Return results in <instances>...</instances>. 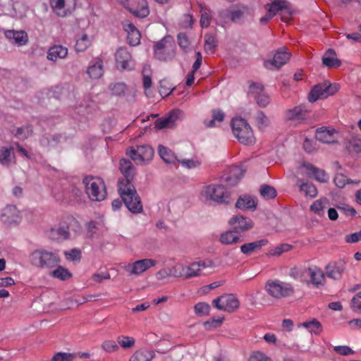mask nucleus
<instances>
[{
    "mask_svg": "<svg viewBox=\"0 0 361 361\" xmlns=\"http://www.w3.org/2000/svg\"><path fill=\"white\" fill-rule=\"evenodd\" d=\"M119 170L123 176V178L118 182L120 197L130 212L133 214L141 213L143 210L141 199L132 183L136 174L135 166L130 160L121 159Z\"/></svg>",
    "mask_w": 361,
    "mask_h": 361,
    "instance_id": "obj_1",
    "label": "nucleus"
},
{
    "mask_svg": "<svg viewBox=\"0 0 361 361\" xmlns=\"http://www.w3.org/2000/svg\"><path fill=\"white\" fill-rule=\"evenodd\" d=\"M30 260L33 266L39 269H52L61 262L57 252H49L45 249H37L32 252Z\"/></svg>",
    "mask_w": 361,
    "mask_h": 361,
    "instance_id": "obj_2",
    "label": "nucleus"
},
{
    "mask_svg": "<svg viewBox=\"0 0 361 361\" xmlns=\"http://www.w3.org/2000/svg\"><path fill=\"white\" fill-rule=\"evenodd\" d=\"M86 193L92 201H102L106 195V186L104 181L97 177L85 176L82 180Z\"/></svg>",
    "mask_w": 361,
    "mask_h": 361,
    "instance_id": "obj_3",
    "label": "nucleus"
},
{
    "mask_svg": "<svg viewBox=\"0 0 361 361\" xmlns=\"http://www.w3.org/2000/svg\"><path fill=\"white\" fill-rule=\"evenodd\" d=\"M233 133L243 145H250L254 140V135L247 121L243 118H233L231 123Z\"/></svg>",
    "mask_w": 361,
    "mask_h": 361,
    "instance_id": "obj_4",
    "label": "nucleus"
},
{
    "mask_svg": "<svg viewBox=\"0 0 361 361\" xmlns=\"http://www.w3.org/2000/svg\"><path fill=\"white\" fill-rule=\"evenodd\" d=\"M207 200H212L219 204H229L232 202L230 192L221 184H212L205 187L204 190Z\"/></svg>",
    "mask_w": 361,
    "mask_h": 361,
    "instance_id": "obj_5",
    "label": "nucleus"
},
{
    "mask_svg": "<svg viewBox=\"0 0 361 361\" xmlns=\"http://www.w3.org/2000/svg\"><path fill=\"white\" fill-rule=\"evenodd\" d=\"M340 85L337 83H320L314 85L308 94V100L313 103L318 99H324L334 95L338 91Z\"/></svg>",
    "mask_w": 361,
    "mask_h": 361,
    "instance_id": "obj_6",
    "label": "nucleus"
},
{
    "mask_svg": "<svg viewBox=\"0 0 361 361\" xmlns=\"http://www.w3.org/2000/svg\"><path fill=\"white\" fill-rule=\"evenodd\" d=\"M265 290L269 295L274 298H282L290 296L294 293V288L290 283L269 280L266 283Z\"/></svg>",
    "mask_w": 361,
    "mask_h": 361,
    "instance_id": "obj_7",
    "label": "nucleus"
},
{
    "mask_svg": "<svg viewBox=\"0 0 361 361\" xmlns=\"http://www.w3.org/2000/svg\"><path fill=\"white\" fill-rule=\"evenodd\" d=\"M121 4L137 18H144L149 14L145 0H121Z\"/></svg>",
    "mask_w": 361,
    "mask_h": 361,
    "instance_id": "obj_8",
    "label": "nucleus"
},
{
    "mask_svg": "<svg viewBox=\"0 0 361 361\" xmlns=\"http://www.w3.org/2000/svg\"><path fill=\"white\" fill-rule=\"evenodd\" d=\"M263 85L259 82H250L247 90V95L254 97L257 105L261 108H265L270 103L269 97L264 92Z\"/></svg>",
    "mask_w": 361,
    "mask_h": 361,
    "instance_id": "obj_9",
    "label": "nucleus"
},
{
    "mask_svg": "<svg viewBox=\"0 0 361 361\" xmlns=\"http://www.w3.org/2000/svg\"><path fill=\"white\" fill-rule=\"evenodd\" d=\"M229 225L231 226L233 231L236 233H241L252 229L254 226L253 221L243 215L233 216L228 221Z\"/></svg>",
    "mask_w": 361,
    "mask_h": 361,
    "instance_id": "obj_10",
    "label": "nucleus"
},
{
    "mask_svg": "<svg viewBox=\"0 0 361 361\" xmlns=\"http://www.w3.org/2000/svg\"><path fill=\"white\" fill-rule=\"evenodd\" d=\"M290 58V53L287 51V49L285 47H283L276 51L273 59L266 60L264 64L268 69H271L272 66L279 69L289 61Z\"/></svg>",
    "mask_w": 361,
    "mask_h": 361,
    "instance_id": "obj_11",
    "label": "nucleus"
},
{
    "mask_svg": "<svg viewBox=\"0 0 361 361\" xmlns=\"http://www.w3.org/2000/svg\"><path fill=\"white\" fill-rule=\"evenodd\" d=\"M304 274L310 277V280L305 281L307 285L312 284L316 288H319L324 285L325 274L317 267L314 266L305 269Z\"/></svg>",
    "mask_w": 361,
    "mask_h": 361,
    "instance_id": "obj_12",
    "label": "nucleus"
},
{
    "mask_svg": "<svg viewBox=\"0 0 361 361\" xmlns=\"http://www.w3.org/2000/svg\"><path fill=\"white\" fill-rule=\"evenodd\" d=\"M345 269V262L343 259L337 262H330L326 267V275L327 277L338 280L341 279L342 274Z\"/></svg>",
    "mask_w": 361,
    "mask_h": 361,
    "instance_id": "obj_13",
    "label": "nucleus"
},
{
    "mask_svg": "<svg viewBox=\"0 0 361 361\" xmlns=\"http://www.w3.org/2000/svg\"><path fill=\"white\" fill-rule=\"evenodd\" d=\"M116 62L118 69L121 71L130 70L131 55L126 48L120 47L116 54Z\"/></svg>",
    "mask_w": 361,
    "mask_h": 361,
    "instance_id": "obj_14",
    "label": "nucleus"
},
{
    "mask_svg": "<svg viewBox=\"0 0 361 361\" xmlns=\"http://www.w3.org/2000/svg\"><path fill=\"white\" fill-rule=\"evenodd\" d=\"M337 132L335 129H329L326 126H322L316 130L315 137L323 143L334 144L337 143V140L335 137V134Z\"/></svg>",
    "mask_w": 361,
    "mask_h": 361,
    "instance_id": "obj_15",
    "label": "nucleus"
},
{
    "mask_svg": "<svg viewBox=\"0 0 361 361\" xmlns=\"http://www.w3.org/2000/svg\"><path fill=\"white\" fill-rule=\"evenodd\" d=\"M181 114L182 112L180 110L171 111L168 116L159 118L155 121V128L157 129H163L172 127L175 121L180 118Z\"/></svg>",
    "mask_w": 361,
    "mask_h": 361,
    "instance_id": "obj_16",
    "label": "nucleus"
},
{
    "mask_svg": "<svg viewBox=\"0 0 361 361\" xmlns=\"http://www.w3.org/2000/svg\"><path fill=\"white\" fill-rule=\"evenodd\" d=\"M1 220L7 224H16L19 220V212L14 205H8L3 209Z\"/></svg>",
    "mask_w": 361,
    "mask_h": 361,
    "instance_id": "obj_17",
    "label": "nucleus"
},
{
    "mask_svg": "<svg viewBox=\"0 0 361 361\" xmlns=\"http://www.w3.org/2000/svg\"><path fill=\"white\" fill-rule=\"evenodd\" d=\"M235 207L241 210L255 211L257 209V202L248 195H240L235 202Z\"/></svg>",
    "mask_w": 361,
    "mask_h": 361,
    "instance_id": "obj_18",
    "label": "nucleus"
},
{
    "mask_svg": "<svg viewBox=\"0 0 361 361\" xmlns=\"http://www.w3.org/2000/svg\"><path fill=\"white\" fill-rule=\"evenodd\" d=\"M268 243V240L266 238L259 240L247 243L240 246V252L245 255H250L252 253L260 250L263 246Z\"/></svg>",
    "mask_w": 361,
    "mask_h": 361,
    "instance_id": "obj_19",
    "label": "nucleus"
},
{
    "mask_svg": "<svg viewBox=\"0 0 361 361\" xmlns=\"http://www.w3.org/2000/svg\"><path fill=\"white\" fill-rule=\"evenodd\" d=\"M16 156L13 147L0 148V164L6 167H9L11 164H16Z\"/></svg>",
    "mask_w": 361,
    "mask_h": 361,
    "instance_id": "obj_20",
    "label": "nucleus"
},
{
    "mask_svg": "<svg viewBox=\"0 0 361 361\" xmlns=\"http://www.w3.org/2000/svg\"><path fill=\"white\" fill-rule=\"evenodd\" d=\"M301 166L308 171L307 176L313 175L314 178L321 183L328 181L329 176L324 170L315 167L310 163H303Z\"/></svg>",
    "mask_w": 361,
    "mask_h": 361,
    "instance_id": "obj_21",
    "label": "nucleus"
},
{
    "mask_svg": "<svg viewBox=\"0 0 361 361\" xmlns=\"http://www.w3.org/2000/svg\"><path fill=\"white\" fill-rule=\"evenodd\" d=\"M155 264L156 261L151 259L137 260L131 265L130 271L133 274H140Z\"/></svg>",
    "mask_w": 361,
    "mask_h": 361,
    "instance_id": "obj_22",
    "label": "nucleus"
},
{
    "mask_svg": "<svg viewBox=\"0 0 361 361\" xmlns=\"http://www.w3.org/2000/svg\"><path fill=\"white\" fill-rule=\"evenodd\" d=\"M322 63L329 68H338L341 61L336 57V51L333 49H329L322 57Z\"/></svg>",
    "mask_w": 361,
    "mask_h": 361,
    "instance_id": "obj_23",
    "label": "nucleus"
},
{
    "mask_svg": "<svg viewBox=\"0 0 361 361\" xmlns=\"http://www.w3.org/2000/svg\"><path fill=\"white\" fill-rule=\"evenodd\" d=\"M5 36L7 39L13 40V43L18 46L25 45L28 40L27 35L25 31L7 30L5 32Z\"/></svg>",
    "mask_w": 361,
    "mask_h": 361,
    "instance_id": "obj_24",
    "label": "nucleus"
},
{
    "mask_svg": "<svg viewBox=\"0 0 361 361\" xmlns=\"http://www.w3.org/2000/svg\"><path fill=\"white\" fill-rule=\"evenodd\" d=\"M69 231L67 226H60L51 228L49 231V237L54 240H63L69 238Z\"/></svg>",
    "mask_w": 361,
    "mask_h": 361,
    "instance_id": "obj_25",
    "label": "nucleus"
},
{
    "mask_svg": "<svg viewBox=\"0 0 361 361\" xmlns=\"http://www.w3.org/2000/svg\"><path fill=\"white\" fill-rule=\"evenodd\" d=\"M222 299L225 312H233L239 308L240 302L235 295L224 294L222 295Z\"/></svg>",
    "mask_w": 361,
    "mask_h": 361,
    "instance_id": "obj_26",
    "label": "nucleus"
},
{
    "mask_svg": "<svg viewBox=\"0 0 361 361\" xmlns=\"http://www.w3.org/2000/svg\"><path fill=\"white\" fill-rule=\"evenodd\" d=\"M232 229L222 233L219 237V241L223 245H233L243 241V238L238 235Z\"/></svg>",
    "mask_w": 361,
    "mask_h": 361,
    "instance_id": "obj_27",
    "label": "nucleus"
},
{
    "mask_svg": "<svg viewBox=\"0 0 361 361\" xmlns=\"http://www.w3.org/2000/svg\"><path fill=\"white\" fill-rule=\"evenodd\" d=\"M68 54V49L61 45H54L49 48L47 52V59L56 61L58 58L64 59Z\"/></svg>",
    "mask_w": 361,
    "mask_h": 361,
    "instance_id": "obj_28",
    "label": "nucleus"
},
{
    "mask_svg": "<svg viewBox=\"0 0 361 361\" xmlns=\"http://www.w3.org/2000/svg\"><path fill=\"white\" fill-rule=\"evenodd\" d=\"M87 73L92 79L100 78L104 73L103 61L101 59H98L88 67Z\"/></svg>",
    "mask_w": 361,
    "mask_h": 361,
    "instance_id": "obj_29",
    "label": "nucleus"
},
{
    "mask_svg": "<svg viewBox=\"0 0 361 361\" xmlns=\"http://www.w3.org/2000/svg\"><path fill=\"white\" fill-rule=\"evenodd\" d=\"M159 154L162 160L166 164H173L178 159L175 156L174 153L168 147L164 145H159Z\"/></svg>",
    "mask_w": 361,
    "mask_h": 361,
    "instance_id": "obj_30",
    "label": "nucleus"
},
{
    "mask_svg": "<svg viewBox=\"0 0 361 361\" xmlns=\"http://www.w3.org/2000/svg\"><path fill=\"white\" fill-rule=\"evenodd\" d=\"M307 111L303 110L302 106H295L293 109L286 111V116L288 120L305 119Z\"/></svg>",
    "mask_w": 361,
    "mask_h": 361,
    "instance_id": "obj_31",
    "label": "nucleus"
},
{
    "mask_svg": "<svg viewBox=\"0 0 361 361\" xmlns=\"http://www.w3.org/2000/svg\"><path fill=\"white\" fill-rule=\"evenodd\" d=\"M300 325L308 329L310 333L316 335L319 334L323 329L322 324L317 319L303 322Z\"/></svg>",
    "mask_w": 361,
    "mask_h": 361,
    "instance_id": "obj_32",
    "label": "nucleus"
},
{
    "mask_svg": "<svg viewBox=\"0 0 361 361\" xmlns=\"http://www.w3.org/2000/svg\"><path fill=\"white\" fill-rule=\"evenodd\" d=\"M133 355V360L135 361H150L154 358L155 353L152 350H137Z\"/></svg>",
    "mask_w": 361,
    "mask_h": 361,
    "instance_id": "obj_33",
    "label": "nucleus"
},
{
    "mask_svg": "<svg viewBox=\"0 0 361 361\" xmlns=\"http://www.w3.org/2000/svg\"><path fill=\"white\" fill-rule=\"evenodd\" d=\"M259 193L265 200L274 199L277 195L276 190L269 185H262L259 189Z\"/></svg>",
    "mask_w": 361,
    "mask_h": 361,
    "instance_id": "obj_34",
    "label": "nucleus"
},
{
    "mask_svg": "<svg viewBox=\"0 0 361 361\" xmlns=\"http://www.w3.org/2000/svg\"><path fill=\"white\" fill-rule=\"evenodd\" d=\"M51 276L61 281H66L72 277V274L63 267L58 266L56 269L51 271Z\"/></svg>",
    "mask_w": 361,
    "mask_h": 361,
    "instance_id": "obj_35",
    "label": "nucleus"
},
{
    "mask_svg": "<svg viewBox=\"0 0 361 361\" xmlns=\"http://www.w3.org/2000/svg\"><path fill=\"white\" fill-rule=\"evenodd\" d=\"M65 192L66 195H68L67 198L71 202H80L83 196L82 190L74 185L71 186L68 190H66Z\"/></svg>",
    "mask_w": 361,
    "mask_h": 361,
    "instance_id": "obj_36",
    "label": "nucleus"
},
{
    "mask_svg": "<svg viewBox=\"0 0 361 361\" xmlns=\"http://www.w3.org/2000/svg\"><path fill=\"white\" fill-rule=\"evenodd\" d=\"M256 126L260 130L267 128L269 124V119L262 111H257L255 116Z\"/></svg>",
    "mask_w": 361,
    "mask_h": 361,
    "instance_id": "obj_37",
    "label": "nucleus"
},
{
    "mask_svg": "<svg viewBox=\"0 0 361 361\" xmlns=\"http://www.w3.org/2000/svg\"><path fill=\"white\" fill-rule=\"evenodd\" d=\"M185 279H190L201 275V269L200 265L195 262L190 264L189 266L185 267Z\"/></svg>",
    "mask_w": 361,
    "mask_h": 361,
    "instance_id": "obj_38",
    "label": "nucleus"
},
{
    "mask_svg": "<svg viewBox=\"0 0 361 361\" xmlns=\"http://www.w3.org/2000/svg\"><path fill=\"white\" fill-rule=\"evenodd\" d=\"M139 157L143 159V161L152 159L154 154L153 149L149 145H141L137 147Z\"/></svg>",
    "mask_w": 361,
    "mask_h": 361,
    "instance_id": "obj_39",
    "label": "nucleus"
},
{
    "mask_svg": "<svg viewBox=\"0 0 361 361\" xmlns=\"http://www.w3.org/2000/svg\"><path fill=\"white\" fill-rule=\"evenodd\" d=\"M217 46L215 37L210 35L206 34L204 35V51L206 52L213 53Z\"/></svg>",
    "mask_w": 361,
    "mask_h": 361,
    "instance_id": "obj_40",
    "label": "nucleus"
},
{
    "mask_svg": "<svg viewBox=\"0 0 361 361\" xmlns=\"http://www.w3.org/2000/svg\"><path fill=\"white\" fill-rule=\"evenodd\" d=\"M326 203H328V200L326 198L316 200L310 206V210L317 215L322 216L324 214V209L325 207V204Z\"/></svg>",
    "mask_w": 361,
    "mask_h": 361,
    "instance_id": "obj_41",
    "label": "nucleus"
},
{
    "mask_svg": "<svg viewBox=\"0 0 361 361\" xmlns=\"http://www.w3.org/2000/svg\"><path fill=\"white\" fill-rule=\"evenodd\" d=\"M300 190L304 192L305 195L314 197L317 195V188L309 183H302L300 185Z\"/></svg>",
    "mask_w": 361,
    "mask_h": 361,
    "instance_id": "obj_42",
    "label": "nucleus"
},
{
    "mask_svg": "<svg viewBox=\"0 0 361 361\" xmlns=\"http://www.w3.org/2000/svg\"><path fill=\"white\" fill-rule=\"evenodd\" d=\"M154 53V57L161 61H167L171 60L175 56V50L172 49L170 51H166V49L164 51H156Z\"/></svg>",
    "mask_w": 361,
    "mask_h": 361,
    "instance_id": "obj_43",
    "label": "nucleus"
},
{
    "mask_svg": "<svg viewBox=\"0 0 361 361\" xmlns=\"http://www.w3.org/2000/svg\"><path fill=\"white\" fill-rule=\"evenodd\" d=\"M289 5V3L286 0H274L270 4L269 10L272 13H276L279 11L286 9Z\"/></svg>",
    "mask_w": 361,
    "mask_h": 361,
    "instance_id": "obj_44",
    "label": "nucleus"
},
{
    "mask_svg": "<svg viewBox=\"0 0 361 361\" xmlns=\"http://www.w3.org/2000/svg\"><path fill=\"white\" fill-rule=\"evenodd\" d=\"M118 343L124 349L131 348L135 345V340L133 337L121 336L118 337Z\"/></svg>",
    "mask_w": 361,
    "mask_h": 361,
    "instance_id": "obj_45",
    "label": "nucleus"
},
{
    "mask_svg": "<svg viewBox=\"0 0 361 361\" xmlns=\"http://www.w3.org/2000/svg\"><path fill=\"white\" fill-rule=\"evenodd\" d=\"M32 133V130L30 126H22L16 129L14 135L20 140L27 139Z\"/></svg>",
    "mask_w": 361,
    "mask_h": 361,
    "instance_id": "obj_46",
    "label": "nucleus"
},
{
    "mask_svg": "<svg viewBox=\"0 0 361 361\" xmlns=\"http://www.w3.org/2000/svg\"><path fill=\"white\" fill-rule=\"evenodd\" d=\"M346 149L350 153L361 152V140L356 138L352 139L347 143Z\"/></svg>",
    "mask_w": 361,
    "mask_h": 361,
    "instance_id": "obj_47",
    "label": "nucleus"
},
{
    "mask_svg": "<svg viewBox=\"0 0 361 361\" xmlns=\"http://www.w3.org/2000/svg\"><path fill=\"white\" fill-rule=\"evenodd\" d=\"M210 308L209 305L206 302H198L194 307L195 312L198 316L208 315Z\"/></svg>",
    "mask_w": 361,
    "mask_h": 361,
    "instance_id": "obj_48",
    "label": "nucleus"
},
{
    "mask_svg": "<svg viewBox=\"0 0 361 361\" xmlns=\"http://www.w3.org/2000/svg\"><path fill=\"white\" fill-rule=\"evenodd\" d=\"M75 357V354L68 353H57L51 359V361H73Z\"/></svg>",
    "mask_w": 361,
    "mask_h": 361,
    "instance_id": "obj_49",
    "label": "nucleus"
},
{
    "mask_svg": "<svg viewBox=\"0 0 361 361\" xmlns=\"http://www.w3.org/2000/svg\"><path fill=\"white\" fill-rule=\"evenodd\" d=\"M101 347L104 351H106V353H113V352H116L119 349V347L116 344V343L112 340L104 341L102 343Z\"/></svg>",
    "mask_w": 361,
    "mask_h": 361,
    "instance_id": "obj_50",
    "label": "nucleus"
},
{
    "mask_svg": "<svg viewBox=\"0 0 361 361\" xmlns=\"http://www.w3.org/2000/svg\"><path fill=\"white\" fill-rule=\"evenodd\" d=\"M175 89V87H171L166 80H161L159 82V93L161 95L169 96Z\"/></svg>",
    "mask_w": 361,
    "mask_h": 361,
    "instance_id": "obj_51",
    "label": "nucleus"
},
{
    "mask_svg": "<svg viewBox=\"0 0 361 361\" xmlns=\"http://www.w3.org/2000/svg\"><path fill=\"white\" fill-rule=\"evenodd\" d=\"M292 248V245L288 244H281L274 249H271L269 255L271 256H279L283 252H288Z\"/></svg>",
    "mask_w": 361,
    "mask_h": 361,
    "instance_id": "obj_52",
    "label": "nucleus"
},
{
    "mask_svg": "<svg viewBox=\"0 0 361 361\" xmlns=\"http://www.w3.org/2000/svg\"><path fill=\"white\" fill-rule=\"evenodd\" d=\"M90 42L87 35H83L80 39H78L75 46L78 52L85 51L89 46Z\"/></svg>",
    "mask_w": 361,
    "mask_h": 361,
    "instance_id": "obj_53",
    "label": "nucleus"
},
{
    "mask_svg": "<svg viewBox=\"0 0 361 361\" xmlns=\"http://www.w3.org/2000/svg\"><path fill=\"white\" fill-rule=\"evenodd\" d=\"M169 271V275L172 276L174 277H185V267H183L181 264H176L171 267V269H168Z\"/></svg>",
    "mask_w": 361,
    "mask_h": 361,
    "instance_id": "obj_54",
    "label": "nucleus"
},
{
    "mask_svg": "<svg viewBox=\"0 0 361 361\" xmlns=\"http://www.w3.org/2000/svg\"><path fill=\"white\" fill-rule=\"evenodd\" d=\"M170 42L173 44V41L172 40V37L170 35H167L161 39L160 41L156 42L154 46V52L156 51H164L166 49V43Z\"/></svg>",
    "mask_w": 361,
    "mask_h": 361,
    "instance_id": "obj_55",
    "label": "nucleus"
},
{
    "mask_svg": "<svg viewBox=\"0 0 361 361\" xmlns=\"http://www.w3.org/2000/svg\"><path fill=\"white\" fill-rule=\"evenodd\" d=\"M110 90L112 94L116 96L123 95L125 93L126 87L123 82H118L109 86Z\"/></svg>",
    "mask_w": 361,
    "mask_h": 361,
    "instance_id": "obj_56",
    "label": "nucleus"
},
{
    "mask_svg": "<svg viewBox=\"0 0 361 361\" xmlns=\"http://www.w3.org/2000/svg\"><path fill=\"white\" fill-rule=\"evenodd\" d=\"M337 209L339 210L341 214L345 216H355L356 211L353 207H350L346 204H340L337 205Z\"/></svg>",
    "mask_w": 361,
    "mask_h": 361,
    "instance_id": "obj_57",
    "label": "nucleus"
},
{
    "mask_svg": "<svg viewBox=\"0 0 361 361\" xmlns=\"http://www.w3.org/2000/svg\"><path fill=\"white\" fill-rule=\"evenodd\" d=\"M141 34L139 30L128 34V42L130 46H136L140 42Z\"/></svg>",
    "mask_w": 361,
    "mask_h": 361,
    "instance_id": "obj_58",
    "label": "nucleus"
},
{
    "mask_svg": "<svg viewBox=\"0 0 361 361\" xmlns=\"http://www.w3.org/2000/svg\"><path fill=\"white\" fill-rule=\"evenodd\" d=\"M224 317L221 318H212L211 320H208L204 323V326L206 329L210 330L212 329H215L221 326Z\"/></svg>",
    "mask_w": 361,
    "mask_h": 361,
    "instance_id": "obj_59",
    "label": "nucleus"
},
{
    "mask_svg": "<svg viewBox=\"0 0 361 361\" xmlns=\"http://www.w3.org/2000/svg\"><path fill=\"white\" fill-rule=\"evenodd\" d=\"M351 307L357 313H361V292L357 293L351 300Z\"/></svg>",
    "mask_w": 361,
    "mask_h": 361,
    "instance_id": "obj_60",
    "label": "nucleus"
},
{
    "mask_svg": "<svg viewBox=\"0 0 361 361\" xmlns=\"http://www.w3.org/2000/svg\"><path fill=\"white\" fill-rule=\"evenodd\" d=\"M348 181V178L342 173H336L334 178L335 185L339 188H344Z\"/></svg>",
    "mask_w": 361,
    "mask_h": 361,
    "instance_id": "obj_61",
    "label": "nucleus"
},
{
    "mask_svg": "<svg viewBox=\"0 0 361 361\" xmlns=\"http://www.w3.org/2000/svg\"><path fill=\"white\" fill-rule=\"evenodd\" d=\"M64 255L66 259L70 261L80 260L81 258V252L76 248L71 249L70 251H66Z\"/></svg>",
    "mask_w": 361,
    "mask_h": 361,
    "instance_id": "obj_62",
    "label": "nucleus"
},
{
    "mask_svg": "<svg viewBox=\"0 0 361 361\" xmlns=\"http://www.w3.org/2000/svg\"><path fill=\"white\" fill-rule=\"evenodd\" d=\"M177 39L178 44L181 49L185 50L188 47L190 42L186 34L183 32L179 33L177 36Z\"/></svg>",
    "mask_w": 361,
    "mask_h": 361,
    "instance_id": "obj_63",
    "label": "nucleus"
},
{
    "mask_svg": "<svg viewBox=\"0 0 361 361\" xmlns=\"http://www.w3.org/2000/svg\"><path fill=\"white\" fill-rule=\"evenodd\" d=\"M248 361H272L271 359L267 357L265 354L256 352L253 355H252Z\"/></svg>",
    "mask_w": 361,
    "mask_h": 361,
    "instance_id": "obj_64",
    "label": "nucleus"
}]
</instances>
